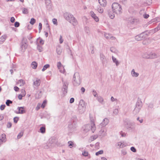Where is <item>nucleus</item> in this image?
<instances>
[{
	"label": "nucleus",
	"mask_w": 160,
	"mask_h": 160,
	"mask_svg": "<svg viewBox=\"0 0 160 160\" xmlns=\"http://www.w3.org/2000/svg\"><path fill=\"white\" fill-rule=\"evenodd\" d=\"M63 16L65 19L73 26H76L78 24L77 20L71 13L66 12L64 13Z\"/></svg>",
	"instance_id": "nucleus-1"
},
{
	"label": "nucleus",
	"mask_w": 160,
	"mask_h": 160,
	"mask_svg": "<svg viewBox=\"0 0 160 160\" xmlns=\"http://www.w3.org/2000/svg\"><path fill=\"white\" fill-rule=\"evenodd\" d=\"M142 103L141 101V99L139 98L138 99V101L136 103L135 107L133 111V113L134 115H136L138 113L142 107Z\"/></svg>",
	"instance_id": "nucleus-2"
},
{
	"label": "nucleus",
	"mask_w": 160,
	"mask_h": 160,
	"mask_svg": "<svg viewBox=\"0 0 160 160\" xmlns=\"http://www.w3.org/2000/svg\"><path fill=\"white\" fill-rule=\"evenodd\" d=\"M112 8L114 12L118 14L122 13L121 6L118 3H113L112 5Z\"/></svg>",
	"instance_id": "nucleus-3"
},
{
	"label": "nucleus",
	"mask_w": 160,
	"mask_h": 160,
	"mask_svg": "<svg viewBox=\"0 0 160 160\" xmlns=\"http://www.w3.org/2000/svg\"><path fill=\"white\" fill-rule=\"evenodd\" d=\"M73 84L75 86H78L81 83V78L79 73L78 72H76L74 74L72 78Z\"/></svg>",
	"instance_id": "nucleus-4"
},
{
	"label": "nucleus",
	"mask_w": 160,
	"mask_h": 160,
	"mask_svg": "<svg viewBox=\"0 0 160 160\" xmlns=\"http://www.w3.org/2000/svg\"><path fill=\"white\" fill-rule=\"evenodd\" d=\"M57 142V140L54 137H52L48 140L46 143V146H45L46 148L48 149L51 147L54 146Z\"/></svg>",
	"instance_id": "nucleus-5"
},
{
	"label": "nucleus",
	"mask_w": 160,
	"mask_h": 160,
	"mask_svg": "<svg viewBox=\"0 0 160 160\" xmlns=\"http://www.w3.org/2000/svg\"><path fill=\"white\" fill-rule=\"evenodd\" d=\"M124 124L126 128L129 130H133L135 129V123L133 122H131L128 121H125Z\"/></svg>",
	"instance_id": "nucleus-6"
},
{
	"label": "nucleus",
	"mask_w": 160,
	"mask_h": 160,
	"mask_svg": "<svg viewBox=\"0 0 160 160\" xmlns=\"http://www.w3.org/2000/svg\"><path fill=\"white\" fill-rule=\"evenodd\" d=\"M26 40L23 38L21 42V48L22 52H24L27 47Z\"/></svg>",
	"instance_id": "nucleus-7"
},
{
	"label": "nucleus",
	"mask_w": 160,
	"mask_h": 160,
	"mask_svg": "<svg viewBox=\"0 0 160 160\" xmlns=\"http://www.w3.org/2000/svg\"><path fill=\"white\" fill-rule=\"evenodd\" d=\"M90 125L91 126V130L92 132L93 133L96 130V127L94 123V119L92 117H90Z\"/></svg>",
	"instance_id": "nucleus-8"
},
{
	"label": "nucleus",
	"mask_w": 160,
	"mask_h": 160,
	"mask_svg": "<svg viewBox=\"0 0 160 160\" xmlns=\"http://www.w3.org/2000/svg\"><path fill=\"white\" fill-rule=\"evenodd\" d=\"M91 126L89 124H87L84 125L82 128L84 131L85 132H87L90 130H91Z\"/></svg>",
	"instance_id": "nucleus-9"
},
{
	"label": "nucleus",
	"mask_w": 160,
	"mask_h": 160,
	"mask_svg": "<svg viewBox=\"0 0 160 160\" xmlns=\"http://www.w3.org/2000/svg\"><path fill=\"white\" fill-rule=\"evenodd\" d=\"M68 85V84L67 82H64L63 83L62 90L64 94H66L67 92Z\"/></svg>",
	"instance_id": "nucleus-10"
},
{
	"label": "nucleus",
	"mask_w": 160,
	"mask_h": 160,
	"mask_svg": "<svg viewBox=\"0 0 160 160\" xmlns=\"http://www.w3.org/2000/svg\"><path fill=\"white\" fill-rule=\"evenodd\" d=\"M18 112H16V113L17 114H23L26 112V111L24 110V107H18Z\"/></svg>",
	"instance_id": "nucleus-11"
},
{
	"label": "nucleus",
	"mask_w": 160,
	"mask_h": 160,
	"mask_svg": "<svg viewBox=\"0 0 160 160\" xmlns=\"http://www.w3.org/2000/svg\"><path fill=\"white\" fill-rule=\"evenodd\" d=\"M109 122V120L106 118H105L103 122L100 123V125L102 127H105L108 124Z\"/></svg>",
	"instance_id": "nucleus-12"
},
{
	"label": "nucleus",
	"mask_w": 160,
	"mask_h": 160,
	"mask_svg": "<svg viewBox=\"0 0 160 160\" xmlns=\"http://www.w3.org/2000/svg\"><path fill=\"white\" fill-rule=\"evenodd\" d=\"M90 15L92 18L96 22L99 21L98 18L96 16L94 13L92 11H91L90 12Z\"/></svg>",
	"instance_id": "nucleus-13"
},
{
	"label": "nucleus",
	"mask_w": 160,
	"mask_h": 160,
	"mask_svg": "<svg viewBox=\"0 0 160 160\" xmlns=\"http://www.w3.org/2000/svg\"><path fill=\"white\" fill-rule=\"evenodd\" d=\"M41 82V81L40 80L37 78L36 80L34 81L33 85L34 86V87L35 86L36 87H38L40 85Z\"/></svg>",
	"instance_id": "nucleus-14"
},
{
	"label": "nucleus",
	"mask_w": 160,
	"mask_h": 160,
	"mask_svg": "<svg viewBox=\"0 0 160 160\" xmlns=\"http://www.w3.org/2000/svg\"><path fill=\"white\" fill-rule=\"evenodd\" d=\"M143 33H142L140 34L137 35L135 37V39L137 41H140L142 40L143 38Z\"/></svg>",
	"instance_id": "nucleus-15"
},
{
	"label": "nucleus",
	"mask_w": 160,
	"mask_h": 160,
	"mask_svg": "<svg viewBox=\"0 0 160 160\" xmlns=\"http://www.w3.org/2000/svg\"><path fill=\"white\" fill-rule=\"evenodd\" d=\"M149 59H153L157 58L158 57V55L156 53L151 52H149Z\"/></svg>",
	"instance_id": "nucleus-16"
},
{
	"label": "nucleus",
	"mask_w": 160,
	"mask_h": 160,
	"mask_svg": "<svg viewBox=\"0 0 160 160\" xmlns=\"http://www.w3.org/2000/svg\"><path fill=\"white\" fill-rule=\"evenodd\" d=\"M98 2L101 6L105 7L106 6L107 2L106 0H98Z\"/></svg>",
	"instance_id": "nucleus-17"
},
{
	"label": "nucleus",
	"mask_w": 160,
	"mask_h": 160,
	"mask_svg": "<svg viewBox=\"0 0 160 160\" xmlns=\"http://www.w3.org/2000/svg\"><path fill=\"white\" fill-rule=\"evenodd\" d=\"M85 108L78 107V111L80 113L82 114L85 111Z\"/></svg>",
	"instance_id": "nucleus-18"
},
{
	"label": "nucleus",
	"mask_w": 160,
	"mask_h": 160,
	"mask_svg": "<svg viewBox=\"0 0 160 160\" xmlns=\"http://www.w3.org/2000/svg\"><path fill=\"white\" fill-rule=\"evenodd\" d=\"M7 35L6 34L2 35L0 38V42L1 44L2 43L4 42L7 38Z\"/></svg>",
	"instance_id": "nucleus-19"
},
{
	"label": "nucleus",
	"mask_w": 160,
	"mask_h": 160,
	"mask_svg": "<svg viewBox=\"0 0 160 160\" xmlns=\"http://www.w3.org/2000/svg\"><path fill=\"white\" fill-rule=\"evenodd\" d=\"M142 56L143 58L149 59V52H145L142 54Z\"/></svg>",
	"instance_id": "nucleus-20"
},
{
	"label": "nucleus",
	"mask_w": 160,
	"mask_h": 160,
	"mask_svg": "<svg viewBox=\"0 0 160 160\" xmlns=\"http://www.w3.org/2000/svg\"><path fill=\"white\" fill-rule=\"evenodd\" d=\"M22 94H19L18 96V98L19 100H21L22 99V97L25 96L26 92L25 90H22Z\"/></svg>",
	"instance_id": "nucleus-21"
},
{
	"label": "nucleus",
	"mask_w": 160,
	"mask_h": 160,
	"mask_svg": "<svg viewBox=\"0 0 160 160\" xmlns=\"http://www.w3.org/2000/svg\"><path fill=\"white\" fill-rule=\"evenodd\" d=\"M131 74L132 77H137L139 75V73L135 72L134 69L132 70Z\"/></svg>",
	"instance_id": "nucleus-22"
},
{
	"label": "nucleus",
	"mask_w": 160,
	"mask_h": 160,
	"mask_svg": "<svg viewBox=\"0 0 160 160\" xmlns=\"http://www.w3.org/2000/svg\"><path fill=\"white\" fill-rule=\"evenodd\" d=\"M79 107H81L83 108H85V103L84 101L83 100H81L79 101Z\"/></svg>",
	"instance_id": "nucleus-23"
},
{
	"label": "nucleus",
	"mask_w": 160,
	"mask_h": 160,
	"mask_svg": "<svg viewBox=\"0 0 160 160\" xmlns=\"http://www.w3.org/2000/svg\"><path fill=\"white\" fill-rule=\"evenodd\" d=\"M6 136L4 134H2L0 136V140L5 142H6Z\"/></svg>",
	"instance_id": "nucleus-24"
},
{
	"label": "nucleus",
	"mask_w": 160,
	"mask_h": 160,
	"mask_svg": "<svg viewBox=\"0 0 160 160\" xmlns=\"http://www.w3.org/2000/svg\"><path fill=\"white\" fill-rule=\"evenodd\" d=\"M159 30H160V23L158 24L157 28L153 29L151 31L152 33H154L158 31Z\"/></svg>",
	"instance_id": "nucleus-25"
},
{
	"label": "nucleus",
	"mask_w": 160,
	"mask_h": 160,
	"mask_svg": "<svg viewBox=\"0 0 160 160\" xmlns=\"http://www.w3.org/2000/svg\"><path fill=\"white\" fill-rule=\"evenodd\" d=\"M117 145L119 146V148H122L125 146V145L123 143L121 142H118L117 143Z\"/></svg>",
	"instance_id": "nucleus-26"
},
{
	"label": "nucleus",
	"mask_w": 160,
	"mask_h": 160,
	"mask_svg": "<svg viewBox=\"0 0 160 160\" xmlns=\"http://www.w3.org/2000/svg\"><path fill=\"white\" fill-rule=\"evenodd\" d=\"M37 63L36 62H33L31 64V66L33 69H36L37 67Z\"/></svg>",
	"instance_id": "nucleus-27"
},
{
	"label": "nucleus",
	"mask_w": 160,
	"mask_h": 160,
	"mask_svg": "<svg viewBox=\"0 0 160 160\" xmlns=\"http://www.w3.org/2000/svg\"><path fill=\"white\" fill-rule=\"evenodd\" d=\"M112 59L113 62L116 63L117 66H118L119 64L118 61L113 56L112 57Z\"/></svg>",
	"instance_id": "nucleus-28"
},
{
	"label": "nucleus",
	"mask_w": 160,
	"mask_h": 160,
	"mask_svg": "<svg viewBox=\"0 0 160 160\" xmlns=\"http://www.w3.org/2000/svg\"><path fill=\"white\" fill-rule=\"evenodd\" d=\"M22 13L24 14H27L28 13V9L25 8H22Z\"/></svg>",
	"instance_id": "nucleus-29"
},
{
	"label": "nucleus",
	"mask_w": 160,
	"mask_h": 160,
	"mask_svg": "<svg viewBox=\"0 0 160 160\" xmlns=\"http://www.w3.org/2000/svg\"><path fill=\"white\" fill-rule=\"evenodd\" d=\"M150 1L151 0H140V2L143 4H148V2H150Z\"/></svg>",
	"instance_id": "nucleus-30"
},
{
	"label": "nucleus",
	"mask_w": 160,
	"mask_h": 160,
	"mask_svg": "<svg viewBox=\"0 0 160 160\" xmlns=\"http://www.w3.org/2000/svg\"><path fill=\"white\" fill-rule=\"evenodd\" d=\"M46 129L44 127H41L40 129V132L42 133H44L45 132Z\"/></svg>",
	"instance_id": "nucleus-31"
},
{
	"label": "nucleus",
	"mask_w": 160,
	"mask_h": 160,
	"mask_svg": "<svg viewBox=\"0 0 160 160\" xmlns=\"http://www.w3.org/2000/svg\"><path fill=\"white\" fill-rule=\"evenodd\" d=\"M50 67V65L49 64H47L45 65L42 69V71L43 72L45 71L47 68H49Z\"/></svg>",
	"instance_id": "nucleus-32"
},
{
	"label": "nucleus",
	"mask_w": 160,
	"mask_h": 160,
	"mask_svg": "<svg viewBox=\"0 0 160 160\" xmlns=\"http://www.w3.org/2000/svg\"><path fill=\"white\" fill-rule=\"evenodd\" d=\"M84 30L85 32L88 34H89L90 33V30L89 29V28L88 27H85L84 28Z\"/></svg>",
	"instance_id": "nucleus-33"
},
{
	"label": "nucleus",
	"mask_w": 160,
	"mask_h": 160,
	"mask_svg": "<svg viewBox=\"0 0 160 160\" xmlns=\"http://www.w3.org/2000/svg\"><path fill=\"white\" fill-rule=\"evenodd\" d=\"M110 50L113 53H116L117 52V51L116 48L113 47H111Z\"/></svg>",
	"instance_id": "nucleus-34"
},
{
	"label": "nucleus",
	"mask_w": 160,
	"mask_h": 160,
	"mask_svg": "<svg viewBox=\"0 0 160 160\" xmlns=\"http://www.w3.org/2000/svg\"><path fill=\"white\" fill-rule=\"evenodd\" d=\"M108 15L109 16V17L112 19H113L114 18V14L113 13H111L110 12H108Z\"/></svg>",
	"instance_id": "nucleus-35"
},
{
	"label": "nucleus",
	"mask_w": 160,
	"mask_h": 160,
	"mask_svg": "<svg viewBox=\"0 0 160 160\" xmlns=\"http://www.w3.org/2000/svg\"><path fill=\"white\" fill-rule=\"evenodd\" d=\"M97 99L98 101L100 102H102L103 101V98L101 97V96H99L97 97Z\"/></svg>",
	"instance_id": "nucleus-36"
},
{
	"label": "nucleus",
	"mask_w": 160,
	"mask_h": 160,
	"mask_svg": "<svg viewBox=\"0 0 160 160\" xmlns=\"http://www.w3.org/2000/svg\"><path fill=\"white\" fill-rule=\"evenodd\" d=\"M23 132H20L17 136L18 139H19L21 138V137L23 136Z\"/></svg>",
	"instance_id": "nucleus-37"
},
{
	"label": "nucleus",
	"mask_w": 160,
	"mask_h": 160,
	"mask_svg": "<svg viewBox=\"0 0 160 160\" xmlns=\"http://www.w3.org/2000/svg\"><path fill=\"white\" fill-rule=\"evenodd\" d=\"M12 101L10 100H8L6 101V104L7 106H10L9 104H12Z\"/></svg>",
	"instance_id": "nucleus-38"
},
{
	"label": "nucleus",
	"mask_w": 160,
	"mask_h": 160,
	"mask_svg": "<svg viewBox=\"0 0 160 160\" xmlns=\"http://www.w3.org/2000/svg\"><path fill=\"white\" fill-rule=\"evenodd\" d=\"M36 22V20L35 19L32 18L31 19V21L30 22V24L32 25H33Z\"/></svg>",
	"instance_id": "nucleus-39"
},
{
	"label": "nucleus",
	"mask_w": 160,
	"mask_h": 160,
	"mask_svg": "<svg viewBox=\"0 0 160 160\" xmlns=\"http://www.w3.org/2000/svg\"><path fill=\"white\" fill-rule=\"evenodd\" d=\"M56 51L58 54L60 55L62 51L60 48H57Z\"/></svg>",
	"instance_id": "nucleus-40"
},
{
	"label": "nucleus",
	"mask_w": 160,
	"mask_h": 160,
	"mask_svg": "<svg viewBox=\"0 0 160 160\" xmlns=\"http://www.w3.org/2000/svg\"><path fill=\"white\" fill-rule=\"evenodd\" d=\"M103 152V151L102 150H101L98 152L96 153V156H98L99 154H102Z\"/></svg>",
	"instance_id": "nucleus-41"
},
{
	"label": "nucleus",
	"mask_w": 160,
	"mask_h": 160,
	"mask_svg": "<svg viewBox=\"0 0 160 160\" xmlns=\"http://www.w3.org/2000/svg\"><path fill=\"white\" fill-rule=\"evenodd\" d=\"M104 36L107 39H109L111 36L109 34L107 33H104Z\"/></svg>",
	"instance_id": "nucleus-42"
},
{
	"label": "nucleus",
	"mask_w": 160,
	"mask_h": 160,
	"mask_svg": "<svg viewBox=\"0 0 160 160\" xmlns=\"http://www.w3.org/2000/svg\"><path fill=\"white\" fill-rule=\"evenodd\" d=\"M37 48L40 52H41L42 51V47L39 45L38 44L37 45Z\"/></svg>",
	"instance_id": "nucleus-43"
},
{
	"label": "nucleus",
	"mask_w": 160,
	"mask_h": 160,
	"mask_svg": "<svg viewBox=\"0 0 160 160\" xmlns=\"http://www.w3.org/2000/svg\"><path fill=\"white\" fill-rule=\"evenodd\" d=\"M19 83H20V86H22L24 84V81L22 79L19 80Z\"/></svg>",
	"instance_id": "nucleus-44"
},
{
	"label": "nucleus",
	"mask_w": 160,
	"mask_h": 160,
	"mask_svg": "<svg viewBox=\"0 0 160 160\" xmlns=\"http://www.w3.org/2000/svg\"><path fill=\"white\" fill-rule=\"evenodd\" d=\"M88 152L86 151H84L82 153V155L83 156L85 157H87L88 156Z\"/></svg>",
	"instance_id": "nucleus-45"
},
{
	"label": "nucleus",
	"mask_w": 160,
	"mask_h": 160,
	"mask_svg": "<svg viewBox=\"0 0 160 160\" xmlns=\"http://www.w3.org/2000/svg\"><path fill=\"white\" fill-rule=\"evenodd\" d=\"M120 133L122 137H125L126 136V134L122 131L120 132Z\"/></svg>",
	"instance_id": "nucleus-46"
},
{
	"label": "nucleus",
	"mask_w": 160,
	"mask_h": 160,
	"mask_svg": "<svg viewBox=\"0 0 160 160\" xmlns=\"http://www.w3.org/2000/svg\"><path fill=\"white\" fill-rule=\"evenodd\" d=\"M100 57L101 60L102 61H103L105 59V56L102 54H101L100 55Z\"/></svg>",
	"instance_id": "nucleus-47"
},
{
	"label": "nucleus",
	"mask_w": 160,
	"mask_h": 160,
	"mask_svg": "<svg viewBox=\"0 0 160 160\" xmlns=\"http://www.w3.org/2000/svg\"><path fill=\"white\" fill-rule=\"evenodd\" d=\"M52 21L53 24L55 25H57V19L55 18H53L52 20Z\"/></svg>",
	"instance_id": "nucleus-48"
},
{
	"label": "nucleus",
	"mask_w": 160,
	"mask_h": 160,
	"mask_svg": "<svg viewBox=\"0 0 160 160\" xmlns=\"http://www.w3.org/2000/svg\"><path fill=\"white\" fill-rule=\"evenodd\" d=\"M19 118L18 117H15L13 118L14 122L15 123H17L18 120Z\"/></svg>",
	"instance_id": "nucleus-49"
},
{
	"label": "nucleus",
	"mask_w": 160,
	"mask_h": 160,
	"mask_svg": "<svg viewBox=\"0 0 160 160\" xmlns=\"http://www.w3.org/2000/svg\"><path fill=\"white\" fill-rule=\"evenodd\" d=\"M98 12L101 13H102L103 12V10L101 7H99L98 8Z\"/></svg>",
	"instance_id": "nucleus-50"
},
{
	"label": "nucleus",
	"mask_w": 160,
	"mask_h": 160,
	"mask_svg": "<svg viewBox=\"0 0 160 160\" xmlns=\"http://www.w3.org/2000/svg\"><path fill=\"white\" fill-rule=\"evenodd\" d=\"M118 112V109H115L113 111V113L115 115H117Z\"/></svg>",
	"instance_id": "nucleus-51"
},
{
	"label": "nucleus",
	"mask_w": 160,
	"mask_h": 160,
	"mask_svg": "<svg viewBox=\"0 0 160 160\" xmlns=\"http://www.w3.org/2000/svg\"><path fill=\"white\" fill-rule=\"evenodd\" d=\"M39 32L40 33L41 32V30L42 29V23L40 22L39 24Z\"/></svg>",
	"instance_id": "nucleus-52"
},
{
	"label": "nucleus",
	"mask_w": 160,
	"mask_h": 160,
	"mask_svg": "<svg viewBox=\"0 0 160 160\" xmlns=\"http://www.w3.org/2000/svg\"><path fill=\"white\" fill-rule=\"evenodd\" d=\"M92 93L93 94V96L95 97H97L98 96L97 93L96 91L95 90H93L92 91Z\"/></svg>",
	"instance_id": "nucleus-53"
},
{
	"label": "nucleus",
	"mask_w": 160,
	"mask_h": 160,
	"mask_svg": "<svg viewBox=\"0 0 160 160\" xmlns=\"http://www.w3.org/2000/svg\"><path fill=\"white\" fill-rule=\"evenodd\" d=\"M46 102H47L46 101L44 100L43 101L41 106V107L42 108H44L45 107V104H46Z\"/></svg>",
	"instance_id": "nucleus-54"
},
{
	"label": "nucleus",
	"mask_w": 160,
	"mask_h": 160,
	"mask_svg": "<svg viewBox=\"0 0 160 160\" xmlns=\"http://www.w3.org/2000/svg\"><path fill=\"white\" fill-rule=\"evenodd\" d=\"M20 25V24L18 22H16L14 23V26L16 27H18Z\"/></svg>",
	"instance_id": "nucleus-55"
},
{
	"label": "nucleus",
	"mask_w": 160,
	"mask_h": 160,
	"mask_svg": "<svg viewBox=\"0 0 160 160\" xmlns=\"http://www.w3.org/2000/svg\"><path fill=\"white\" fill-rule=\"evenodd\" d=\"M6 107V106L4 104V105H2L0 106V109L1 110H3L4 108H5V107Z\"/></svg>",
	"instance_id": "nucleus-56"
},
{
	"label": "nucleus",
	"mask_w": 160,
	"mask_h": 160,
	"mask_svg": "<svg viewBox=\"0 0 160 160\" xmlns=\"http://www.w3.org/2000/svg\"><path fill=\"white\" fill-rule=\"evenodd\" d=\"M130 149L133 152H136V149H135V148L133 147H132L131 148H130Z\"/></svg>",
	"instance_id": "nucleus-57"
},
{
	"label": "nucleus",
	"mask_w": 160,
	"mask_h": 160,
	"mask_svg": "<svg viewBox=\"0 0 160 160\" xmlns=\"http://www.w3.org/2000/svg\"><path fill=\"white\" fill-rule=\"evenodd\" d=\"M137 121H138L140 122V123H142L143 122V119H142V118H141L140 119V118L139 117L137 118Z\"/></svg>",
	"instance_id": "nucleus-58"
},
{
	"label": "nucleus",
	"mask_w": 160,
	"mask_h": 160,
	"mask_svg": "<svg viewBox=\"0 0 160 160\" xmlns=\"http://www.w3.org/2000/svg\"><path fill=\"white\" fill-rule=\"evenodd\" d=\"M12 124L10 122H8L7 124V127L8 128H10L11 127Z\"/></svg>",
	"instance_id": "nucleus-59"
},
{
	"label": "nucleus",
	"mask_w": 160,
	"mask_h": 160,
	"mask_svg": "<svg viewBox=\"0 0 160 160\" xmlns=\"http://www.w3.org/2000/svg\"><path fill=\"white\" fill-rule=\"evenodd\" d=\"M63 39L62 38V37L61 35L60 36V38H59V42L60 43H62L63 42Z\"/></svg>",
	"instance_id": "nucleus-60"
},
{
	"label": "nucleus",
	"mask_w": 160,
	"mask_h": 160,
	"mask_svg": "<svg viewBox=\"0 0 160 160\" xmlns=\"http://www.w3.org/2000/svg\"><path fill=\"white\" fill-rule=\"evenodd\" d=\"M46 25L47 27V31H50V26H49V24L48 23H47L46 24Z\"/></svg>",
	"instance_id": "nucleus-61"
},
{
	"label": "nucleus",
	"mask_w": 160,
	"mask_h": 160,
	"mask_svg": "<svg viewBox=\"0 0 160 160\" xmlns=\"http://www.w3.org/2000/svg\"><path fill=\"white\" fill-rule=\"evenodd\" d=\"M62 64L60 62H58L57 63V67L59 69H60Z\"/></svg>",
	"instance_id": "nucleus-62"
},
{
	"label": "nucleus",
	"mask_w": 160,
	"mask_h": 160,
	"mask_svg": "<svg viewBox=\"0 0 160 160\" xmlns=\"http://www.w3.org/2000/svg\"><path fill=\"white\" fill-rule=\"evenodd\" d=\"M121 152H122V154L123 155H125L127 153L126 151L125 150H122L121 151Z\"/></svg>",
	"instance_id": "nucleus-63"
},
{
	"label": "nucleus",
	"mask_w": 160,
	"mask_h": 160,
	"mask_svg": "<svg viewBox=\"0 0 160 160\" xmlns=\"http://www.w3.org/2000/svg\"><path fill=\"white\" fill-rule=\"evenodd\" d=\"M74 99L73 98H70L69 102L71 103H72L74 102Z\"/></svg>",
	"instance_id": "nucleus-64"
}]
</instances>
